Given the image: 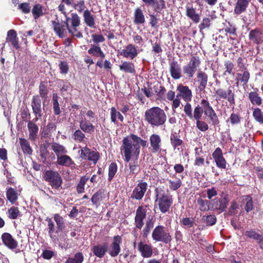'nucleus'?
<instances>
[{"mask_svg": "<svg viewBox=\"0 0 263 263\" xmlns=\"http://www.w3.org/2000/svg\"><path fill=\"white\" fill-rule=\"evenodd\" d=\"M145 21V20L143 11L140 8H137L134 12V23L136 25L142 24L144 23Z\"/></svg>", "mask_w": 263, "mask_h": 263, "instance_id": "c9c22d12", "label": "nucleus"}, {"mask_svg": "<svg viewBox=\"0 0 263 263\" xmlns=\"http://www.w3.org/2000/svg\"><path fill=\"white\" fill-rule=\"evenodd\" d=\"M18 9L25 14L29 13L31 10V6L28 3H23L18 5Z\"/></svg>", "mask_w": 263, "mask_h": 263, "instance_id": "774afa93", "label": "nucleus"}, {"mask_svg": "<svg viewBox=\"0 0 263 263\" xmlns=\"http://www.w3.org/2000/svg\"><path fill=\"white\" fill-rule=\"evenodd\" d=\"M3 243L10 249H14L17 246V241L8 233H4L2 236Z\"/></svg>", "mask_w": 263, "mask_h": 263, "instance_id": "b1692460", "label": "nucleus"}, {"mask_svg": "<svg viewBox=\"0 0 263 263\" xmlns=\"http://www.w3.org/2000/svg\"><path fill=\"white\" fill-rule=\"evenodd\" d=\"M54 220L56 222L57 227L51 218H47L46 221L48 223L49 235L53 241H56L58 239V234L59 232L62 231L65 227L64 221L62 217L59 214L53 215Z\"/></svg>", "mask_w": 263, "mask_h": 263, "instance_id": "7ed1b4c3", "label": "nucleus"}, {"mask_svg": "<svg viewBox=\"0 0 263 263\" xmlns=\"http://www.w3.org/2000/svg\"><path fill=\"white\" fill-rule=\"evenodd\" d=\"M64 23L66 26L70 25V26L79 27L81 23L80 16L76 13H71L70 16H66L65 20Z\"/></svg>", "mask_w": 263, "mask_h": 263, "instance_id": "412c9836", "label": "nucleus"}, {"mask_svg": "<svg viewBox=\"0 0 263 263\" xmlns=\"http://www.w3.org/2000/svg\"><path fill=\"white\" fill-rule=\"evenodd\" d=\"M249 39L253 43L259 44L263 41L262 32L258 29L252 30L249 32Z\"/></svg>", "mask_w": 263, "mask_h": 263, "instance_id": "5701e85b", "label": "nucleus"}, {"mask_svg": "<svg viewBox=\"0 0 263 263\" xmlns=\"http://www.w3.org/2000/svg\"><path fill=\"white\" fill-rule=\"evenodd\" d=\"M73 8L77 10L79 13L84 12L86 8L85 2L84 1H79L77 3L73 4Z\"/></svg>", "mask_w": 263, "mask_h": 263, "instance_id": "69168bd1", "label": "nucleus"}, {"mask_svg": "<svg viewBox=\"0 0 263 263\" xmlns=\"http://www.w3.org/2000/svg\"><path fill=\"white\" fill-rule=\"evenodd\" d=\"M88 52L97 57H100L103 58L105 57L100 47L98 45H92L91 47L88 50Z\"/></svg>", "mask_w": 263, "mask_h": 263, "instance_id": "49530a36", "label": "nucleus"}, {"mask_svg": "<svg viewBox=\"0 0 263 263\" xmlns=\"http://www.w3.org/2000/svg\"><path fill=\"white\" fill-rule=\"evenodd\" d=\"M121 243V237L119 235L114 236L109 249V254L111 257H116L119 254Z\"/></svg>", "mask_w": 263, "mask_h": 263, "instance_id": "4468645a", "label": "nucleus"}, {"mask_svg": "<svg viewBox=\"0 0 263 263\" xmlns=\"http://www.w3.org/2000/svg\"><path fill=\"white\" fill-rule=\"evenodd\" d=\"M215 209L223 212L225 210L228 205V201L226 198L216 201Z\"/></svg>", "mask_w": 263, "mask_h": 263, "instance_id": "e2e57ef3", "label": "nucleus"}, {"mask_svg": "<svg viewBox=\"0 0 263 263\" xmlns=\"http://www.w3.org/2000/svg\"><path fill=\"white\" fill-rule=\"evenodd\" d=\"M151 6L153 8L154 11L157 13H160L166 8L164 0H155Z\"/></svg>", "mask_w": 263, "mask_h": 263, "instance_id": "c03bdc74", "label": "nucleus"}, {"mask_svg": "<svg viewBox=\"0 0 263 263\" xmlns=\"http://www.w3.org/2000/svg\"><path fill=\"white\" fill-rule=\"evenodd\" d=\"M200 63L199 57H192L188 64L183 66V73L189 78H192L200 66Z\"/></svg>", "mask_w": 263, "mask_h": 263, "instance_id": "0eeeda50", "label": "nucleus"}, {"mask_svg": "<svg viewBox=\"0 0 263 263\" xmlns=\"http://www.w3.org/2000/svg\"><path fill=\"white\" fill-rule=\"evenodd\" d=\"M168 182V186L171 190L176 191L178 190L182 185V181L180 179L176 177V175H174L172 179H167Z\"/></svg>", "mask_w": 263, "mask_h": 263, "instance_id": "4c0bfd02", "label": "nucleus"}, {"mask_svg": "<svg viewBox=\"0 0 263 263\" xmlns=\"http://www.w3.org/2000/svg\"><path fill=\"white\" fill-rule=\"evenodd\" d=\"M57 163L61 166L69 167L74 165L73 161L71 158L66 154L62 155L57 157Z\"/></svg>", "mask_w": 263, "mask_h": 263, "instance_id": "cd10ccee", "label": "nucleus"}, {"mask_svg": "<svg viewBox=\"0 0 263 263\" xmlns=\"http://www.w3.org/2000/svg\"><path fill=\"white\" fill-rule=\"evenodd\" d=\"M138 54L137 49L135 45L129 44L120 52V54L124 58L131 60L136 58Z\"/></svg>", "mask_w": 263, "mask_h": 263, "instance_id": "dca6fc26", "label": "nucleus"}, {"mask_svg": "<svg viewBox=\"0 0 263 263\" xmlns=\"http://www.w3.org/2000/svg\"><path fill=\"white\" fill-rule=\"evenodd\" d=\"M197 82L199 83V88L200 90H203L206 85L208 80L207 74L201 70H199L197 74Z\"/></svg>", "mask_w": 263, "mask_h": 263, "instance_id": "c756f323", "label": "nucleus"}, {"mask_svg": "<svg viewBox=\"0 0 263 263\" xmlns=\"http://www.w3.org/2000/svg\"><path fill=\"white\" fill-rule=\"evenodd\" d=\"M178 91L177 97H180L184 101L189 102L192 99V92L187 86H184L182 84H179L177 88Z\"/></svg>", "mask_w": 263, "mask_h": 263, "instance_id": "ddd939ff", "label": "nucleus"}, {"mask_svg": "<svg viewBox=\"0 0 263 263\" xmlns=\"http://www.w3.org/2000/svg\"><path fill=\"white\" fill-rule=\"evenodd\" d=\"M72 137L75 141L82 142L85 138V135L82 130L78 129L75 130Z\"/></svg>", "mask_w": 263, "mask_h": 263, "instance_id": "6e6d98bb", "label": "nucleus"}, {"mask_svg": "<svg viewBox=\"0 0 263 263\" xmlns=\"http://www.w3.org/2000/svg\"><path fill=\"white\" fill-rule=\"evenodd\" d=\"M108 250V244L104 243L93 246L91 251L94 255L99 258H102L104 256Z\"/></svg>", "mask_w": 263, "mask_h": 263, "instance_id": "6ab92c4d", "label": "nucleus"}, {"mask_svg": "<svg viewBox=\"0 0 263 263\" xmlns=\"http://www.w3.org/2000/svg\"><path fill=\"white\" fill-rule=\"evenodd\" d=\"M89 177L86 176H83L81 178L79 183L77 185V191L78 193L81 194L84 192V187Z\"/></svg>", "mask_w": 263, "mask_h": 263, "instance_id": "864d4df0", "label": "nucleus"}, {"mask_svg": "<svg viewBox=\"0 0 263 263\" xmlns=\"http://www.w3.org/2000/svg\"><path fill=\"white\" fill-rule=\"evenodd\" d=\"M156 199L155 202L158 205L160 211L165 213L169 211V209L173 203L172 196L166 194L161 189L156 190Z\"/></svg>", "mask_w": 263, "mask_h": 263, "instance_id": "20e7f679", "label": "nucleus"}, {"mask_svg": "<svg viewBox=\"0 0 263 263\" xmlns=\"http://www.w3.org/2000/svg\"><path fill=\"white\" fill-rule=\"evenodd\" d=\"M153 240L162 242L164 243H170L172 240L170 233L165 230L164 226L158 225L155 228L152 233Z\"/></svg>", "mask_w": 263, "mask_h": 263, "instance_id": "39448f33", "label": "nucleus"}, {"mask_svg": "<svg viewBox=\"0 0 263 263\" xmlns=\"http://www.w3.org/2000/svg\"><path fill=\"white\" fill-rule=\"evenodd\" d=\"M166 118L164 111L159 107H151L144 113L145 120L153 127L163 125Z\"/></svg>", "mask_w": 263, "mask_h": 263, "instance_id": "f03ea898", "label": "nucleus"}, {"mask_svg": "<svg viewBox=\"0 0 263 263\" xmlns=\"http://www.w3.org/2000/svg\"><path fill=\"white\" fill-rule=\"evenodd\" d=\"M118 119L121 122L124 120L123 116L114 107L110 108V119L111 121L114 123H116L117 119Z\"/></svg>", "mask_w": 263, "mask_h": 263, "instance_id": "a18cd8bd", "label": "nucleus"}, {"mask_svg": "<svg viewBox=\"0 0 263 263\" xmlns=\"http://www.w3.org/2000/svg\"><path fill=\"white\" fill-rule=\"evenodd\" d=\"M170 140L171 144L174 148L181 145L182 143V140L180 139L179 137L176 134H172Z\"/></svg>", "mask_w": 263, "mask_h": 263, "instance_id": "052dcab7", "label": "nucleus"}, {"mask_svg": "<svg viewBox=\"0 0 263 263\" xmlns=\"http://www.w3.org/2000/svg\"><path fill=\"white\" fill-rule=\"evenodd\" d=\"M72 89V86L70 83L62 81V84H61L60 90L63 95L69 93Z\"/></svg>", "mask_w": 263, "mask_h": 263, "instance_id": "13d9d810", "label": "nucleus"}, {"mask_svg": "<svg viewBox=\"0 0 263 263\" xmlns=\"http://www.w3.org/2000/svg\"><path fill=\"white\" fill-rule=\"evenodd\" d=\"M248 4L247 0H238L234 9L235 13L239 14L243 12Z\"/></svg>", "mask_w": 263, "mask_h": 263, "instance_id": "79ce46f5", "label": "nucleus"}, {"mask_svg": "<svg viewBox=\"0 0 263 263\" xmlns=\"http://www.w3.org/2000/svg\"><path fill=\"white\" fill-rule=\"evenodd\" d=\"M117 165L114 162H112L108 168V180L110 181L114 178L117 171Z\"/></svg>", "mask_w": 263, "mask_h": 263, "instance_id": "0e129e2a", "label": "nucleus"}, {"mask_svg": "<svg viewBox=\"0 0 263 263\" xmlns=\"http://www.w3.org/2000/svg\"><path fill=\"white\" fill-rule=\"evenodd\" d=\"M149 141L151 151L153 153H156L161 150V139L159 135L156 134H152L149 137Z\"/></svg>", "mask_w": 263, "mask_h": 263, "instance_id": "f3484780", "label": "nucleus"}, {"mask_svg": "<svg viewBox=\"0 0 263 263\" xmlns=\"http://www.w3.org/2000/svg\"><path fill=\"white\" fill-rule=\"evenodd\" d=\"M216 93L219 100L221 99H226L230 104L235 103V95L232 89L231 86H230L226 90L219 88L216 90Z\"/></svg>", "mask_w": 263, "mask_h": 263, "instance_id": "9d476101", "label": "nucleus"}, {"mask_svg": "<svg viewBox=\"0 0 263 263\" xmlns=\"http://www.w3.org/2000/svg\"><path fill=\"white\" fill-rule=\"evenodd\" d=\"M119 69L125 73H134L136 71L134 64L127 61L122 62L119 65Z\"/></svg>", "mask_w": 263, "mask_h": 263, "instance_id": "473e14b6", "label": "nucleus"}, {"mask_svg": "<svg viewBox=\"0 0 263 263\" xmlns=\"http://www.w3.org/2000/svg\"><path fill=\"white\" fill-rule=\"evenodd\" d=\"M45 9L40 4L35 5L32 9V13L35 20L38 19L40 16L45 13Z\"/></svg>", "mask_w": 263, "mask_h": 263, "instance_id": "ea45409f", "label": "nucleus"}, {"mask_svg": "<svg viewBox=\"0 0 263 263\" xmlns=\"http://www.w3.org/2000/svg\"><path fill=\"white\" fill-rule=\"evenodd\" d=\"M58 99V95L57 94H53L52 97L53 109L54 114L56 115H59L61 113V110Z\"/></svg>", "mask_w": 263, "mask_h": 263, "instance_id": "680f3d73", "label": "nucleus"}, {"mask_svg": "<svg viewBox=\"0 0 263 263\" xmlns=\"http://www.w3.org/2000/svg\"><path fill=\"white\" fill-rule=\"evenodd\" d=\"M170 70L172 77L175 79L178 80L181 78V67L177 62L173 61L170 64Z\"/></svg>", "mask_w": 263, "mask_h": 263, "instance_id": "a878e982", "label": "nucleus"}, {"mask_svg": "<svg viewBox=\"0 0 263 263\" xmlns=\"http://www.w3.org/2000/svg\"><path fill=\"white\" fill-rule=\"evenodd\" d=\"M8 217L11 219H16L20 215V212L17 207L12 206L8 211Z\"/></svg>", "mask_w": 263, "mask_h": 263, "instance_id": "bf43d9fd", "label": "nucleus"}, {"mask_svg": "<svg viewBox=\"0 0 263 263\" xmlns=\"http://www.w3.org/2000/svg\"><path fill=\"white\" fill-rule=\"evenodd\" d=\"M138 250L144 258H149L153 255V249L151 245L144 243L142 241L138 245Z\"/></svg>", "mask_w": 263, "mask_h": 263, "instance_id": "a211bd4d", "label": "nucleus"}, {"mask_svg": "<svg viewBox=\"0 0 263 263\" xmlns=\"http://www.w3.org/2000/svg\"><path fill=\"white\" fill-rule=\"evenodd\" d=\"M129 170H125L124 174L127 177H130V176L133 175H136L138 174L140 171V166L138 164L137 162L134 161L130 162L128 165Z\"/></svg>", "mask_w": 263, "mask_h": 263, "instance_id": "2f4dec72", "label": "nucleus"}, {"mask_svg": "<svg viewBox=\"0 0 263 263\" xmlns=\"http://www.w3.org/2000/svg\"><path fill=\"white\" fill-rule=\"evenodd\" d=\"M203 112V111L202 110L201 106L198 105L194 109L193 114L192 115V119H194L196 120H200Z\"/></svg>", "mask_w": 263, "mask_h": 263, "instance_id": "338daca9", "label": "nucleus"}, {"mask_svg": "<svg viewBox=\"0 0 263 263\" xmlns=\"http://www.w3.org/2000/svg\"><path fill=\"white\" fill-rule=\"evenodd\" d=\"M253 110V117L255 121L263 124V111L259 108H255Z\"/></svg>", "mask_w": 263, "mask_h": 263, "instance_id": "603ef678", "label": "nucleus"}, {"mask_svg": "<svg viewBox=\"0 0 263 263\" xmlns=\"http://www.w3.org/2000/svg\"><path fill=\"white\" fill-rule=\"evenodd\" d=\"M103 198V192L101 190L97 192L91 198V201L92 203L98 207L100 205V202L102 200Z\"/></svg>", "mask_w": 263, "mask_h": 263, "instance_id": "09e8293b", "label": "nucleus"}, {"mask_svg": "<svg viewBox=\"0 0 263 263\" xmlns=\"http://www.w3.org/2000/svg\"><path fill=\"white\" fill-rule=\"evenodd\" d=\"M7 41L10 43L12 46L17 49L20 48L16 33L14 30H10L7 32Z\"/></svg>", "mask_w": 263, "mask_h": 263, "instance_id": "c85d7f7f", "label": "nucleus"}, {"mask_svg": "<svg viewBox=\"0 0 263 263\" xmlns=\"http://www.w3.org/2000/svg\"><path fill=\"white\" fill-rule=\"evenodd\" d=\"M245 236L253 239L257 241L258 239H261L262 235L258 234L255 231L253 230H247L245 233Z\"/></svg>", "mask_w": 263, "mask_h": 263, "instance_id": "4d7b16f0", "label": "nucleus"}, {"mask_svg": "<svg viewBox=\"0 0 263 263\" xmlns=\"http://www.w3.org/2000/svg\"><path fill=\"white\" fill-rule=\"evenodd\" d=\"M19 194L16 189L11 187H8L6 191V197L11 204H14L18 199Z\"/></svg>", "mask_w": 263, "mask_h": 263, "instance_id": "7c9ffc66", "label": "nucleus"}, {"mask_svg": "<svg viewBox=\"0 0 263 263\" xmlns=\"http://www.w3.org/2000/svg\"><path fill=\"white\" fill-rule=\"evenodd\" d=\"M243 200L246 202L245 205V211L247 213H249V212L253 210L254 205L252 197L249 195L245 196L243 199Z\"/></svg>", "mask_w": 263, "mask_h": 263, "instance_id": "8fccbe9b", "label": "nucleus"}, {"mask_svg": "<svg viewBox=\"0 0 263 263\" xmlns=\"http://www.w3.org/2000/svg\"><path fill=\"white\" fill-rule=\"evenodd\" d=\"M19 141L24 153L28 155L31 154L32 149L30 147L29 142L24 138H20Z\"/></svg>", "mask_w": 263, "mask_h": 263, "instance_id": "37998d69", "label": "nucleus"}, {"mask_svg": "<svg viewBox=\"0 0 263 263\" xmlns=\"http://www.w3.org/2000/svg\"><path fill=\"white\" fill-rule=\"evenodd\" d=\"M37 121H35V118L29 121L27 124L29 131V139L32 141H35L37 137L39 131L38 126L35 124Z\"/></svg>", "mask_w": 263, "mask_h": 263, "instance_id": "aec40b11", "label": "nucleus"}, {"mask_svg": "<svg viewBox=\"0 0 263 263\" xmlns=\"http://www.w3.org/2000/svg\"><path fill=\"white\" fill-rule=\"evenodd\" d=\"M224 67L225 71L223 73V76H226L228 74L235 75L234 71V65L231 61H227L224 63Z\"/></svg>", "mask_w": 263, "mask_h": 263, "instance_id": "de8ad7c7", "label": "nucleus"}, {"mask_svg": "<svg viewBox=\"0 0 263 263\" xmlns=\"http://www.w3.org/2000/svg\"><path fill=\"white\" fill-rule=\"evenodd\" d=\"M198 204L199 205V210L201 211H207L209 210L210 205V201L208 200H203L201 198H199L197 200Z\"/></svg>", "mask_w": 263, "mask_h": 263, "instance_id": "5fc2aeb1", "label": "nucleus"}, {"mask_svg": "<svg viewBox=\"0 0 263 263\" xmlns=\"http://www.w3.org/2000/svg\"><path fill=\"white\" fill-rule=\"evenodd\" d=\"M258 89L256 88L254 91L249 93V99L252 105L259 106L261 104L262 99L259 96Z\"/></svg>", "mask_w": 263, "mask_h": 263, "instance_id": "f704fd0d", "label": "nucleus"}, {"mask_svg": "<svg viewBox=\"0 0 263 263\" xmlns=\"http://www.w3.org/2000/svg\"><path fill=\"white\" fill-rule=\"evenodd\" d=\"M31 106L33 112L35 115V121H37L42 115L41 100L38 96H34L32 98Z\"/></svg>", "mask_w": 263, "mask_h": 263, "instance_id": "2eb2a0df", "label": "nucleus"}, {"mask_svg": "<svg viewBox=\"0 0 263 263\" xmlns=\"http://www.w3.org/2000/svg\"><path fill=\"white\" fill-rule=\"evenodd\" d=\"M68 32L72 36L78 38H82L83 35L82 32L79 30V27L70 26V25L66 26Z\"/></svg>", "mask_w": 263, "mask_h": 263, "instance_id": "3c124183", "label": "nucleus"}, {"mask_svg": "<svg viewBox=\"0 0 263 263\" xmlns=\"http://www.w3.org/2000/svg\"><path fill=\"white\" fill-rule=\"evenodd\" d=\"M186 14L194 23H198L200 21V16L196 13V10L192 6L186 7Z\"/></svg>", "mask_w": 263, "mask_h": 263, "instance_id": "72a5a7b5", "label": "nucleus"}, {"mask_svg": "<svg viewBox=\"0 0 263 263\" xmlns=\"http://www.w3.org/2000/svg\"><path fill=\"white\" fill-rule=\"evenodd\" d=\"M212 157L217 167L221 169L226 168L227 163L223 156V153L220 148H216L212 154Z\"/></svg>", "mask_w": 263, "mask_h": 263, "instance_id": "9b49d317", "label": "nucleus"}, {"mask_svg": "<svg viewBox=\"0 0 263 263\" xmlns=\"http://www.w3.org/2000/svg\"><path fill=\"white\" fill-rule=\"evenodd\" d=\"M51 22L55 33L60 37H63L64 36V32L66 28L65 24L64 23L63 24L60 23L58 18H56L55 20L51 21Z\"/></svg>", "mask_w": 263, "mask_h": 263, "instance_id": "4be33fe9", "label": "nucleus"}, {"mask_svg": "<svg viewBox=\"0 0 263 263\" xmlns=\"http://www.w3.org/2000/svg\"><path fill=\"white\" fill-rule=\"evenodd\" d=\"M140 146L146 147L147 142L140 137L134 135L125 137L122 140V144L120 147L121 154L125 157L124 160L128 162L132 158L138 159L140 152Z\"/></svg>", "mask_w": 263, "mask_h": 263, "instance_id": "f257e3e1", "label": "nucleus"}, {"mask_svg": "<svg viewBox=\"0 0 263 263\" xmlns=\"http://www.w3.org/2000/svg\"><path fill=\"white\" fill-rule=\"evenodd\" d=\"M51 149L55 153L57 157L64 154H66L67 151L66 147L58 143H53L51 145Z\"/></svg>", "mask_w": 263, "mask_h": 263, "instance_id": "58836bf2", "label": "nucleus"}, {"mask_svg": "<svg viewBox=\"0 0 263 263\" xmlns=\"http://www.w3.org/2000/svg\"><path fill=\"white\" fill-rule=\"evenodd\" d=\"M80 128L83 132L87 133H91L94 131L95 126L91 123L85 120L80 121Z\"/></svg>", "mask_w": 263, "mask_h": 263, "instance_id": "a19ab883", "label": "nucleus"}, {"mask_svg": "<svg viewBox=\"0 0 263 263\" xmlns=\"http://www.w3.org/2000/svg\"><path fill=\"white\" fill-rule=\"evenodd\" d=\"M146 208L139 206L136 210L135 224L137 228L141 229L144 224L143 220L146 216Z\"/></svg>", "mask_w": 263, "mask_h": 263, "instance_id": "f8f14e48", "label": "nucleus"}, {"mask_svg": "<svg viewBox=\"0 0 263 263\" xmlns=\"http://www.w3.org/2000/svg\"><path fill=\"white\" fill-rule=\"evenodd\" d=\"M242 72L236 73L235 83L236 86H238L240 83L246 85L250 79V74L248 70H243Z\"/></svg>", "mask_w": 263, "mask_h": 263, "instance_id": "393cba45", "label": "nucleus"}, {"mask_svg": "<svg viewBox=\"0 0 263 263\" xmlns=\"http://www.w3.org/2000/svg\"><path fill=\"white\" fill-rule=\"evenodd\" d=\"M83 20L85 24L90 27H95V20L93 15L88 9H86L83 14Z\"/></svg>", "mask_w": 263, "mask_h": 263, "instance_id": "bb28decb", "label": "nucleus"}, {"mask_svg": "<svg viewBox=\"0 0 263 263\" xmlns=\"http://www.w3.org/2000/svg\"><path fill=\"white\" fill-rule=\"evenodd\" d=\"M81 157L92 161L95 164L100 158L99 153L97 151H91L87 147L85 146L81 148Z\"/></svg>", "mask_w": 263, "mask_h": 263, "instance_id": "1a4fd4ad", "label": "nucleus"}, {"mask_svg": "<svg viewBox=\"0 0 263 263\" xmlns=\"http://www.w3.org/2000/svg\"><path fill=\"white\" fill-rule=\"evenodd\" d=\"M44 178L53 189L58 190L61 187L63 180L58 172L51 170L46 171L44 173Z\"/></svg>", "mask_w": 263, "mask_h": 263, "instance_id": "423d86ee", "label": "nucleus"}, {"mask_svg": "<svg viewBox=\"0 0 263 263\" xmlns=\"http://www.w3.org/2000/svg\"><path fill=\"white\" fill-rule=\"evenodd\" d=\"M147 188V183L146 182L140 180L133 190L130 197L131 198L137 200H141L144 196Z\"/></svg>", "mask_w": 263, "mask_h": 263, "instance_id": "6e6552de", "label": "nucleus"}, {"mask_svg": "<svg viewBox=\"0 0 263 263\" xmlns=\"http://www.w3.org/2000/svg\"><path fill=\"white\" fill-rule=\"evenodd\" d=\"M203 112L204 115L209 118L213 125H216L219 124V122L218 117L216 113L213 109L212 107H211L209 109H206L203 111Z\"/></svg>", "mask_w": 263, "mask_h": 263, "instance_id": "e433bc0d", "label": "nucleus"}]
</instances>
